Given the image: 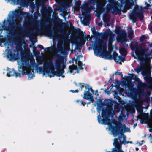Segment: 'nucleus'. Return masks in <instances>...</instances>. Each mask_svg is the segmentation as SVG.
<instances>
[{"instance_id": "e2e57ef3", "label": "nucleus", "mask_w": 152, "mask_h": 152, "mask_svg": "<svg viewBox=\"0 0 152 152\" xmlns=\"http://www.w3.org/2000/svg\"><path fill=\"white\" fill-rule=\"evenodd\" d=\"M136 144L137 145H138L139 146H140L142 145L143 144V143H140L138 141H137V142L136 143Z\"/></svg>"}, {"instance_id": "6e6552de", "label": "nucleus", "mask_w": 152, "mask_h": 152, "mask_svg": "<svg viewBox=\"0 0 152 152\" xmlns=\"http://www.w3.org/2000/svg\"><path fill=\"white\" fill-rule=\"evenodd\" d=\"M108 2L109 3L107 5V9L112 10L113 12H116L119 14H121L120 10L118 8L119 4L118 1L115 0H108Z\"/></svg>"}, {"instance_id": "e433bc0d", "label": "nucleus", "mask_w": 152, "mask_h": 152, "mask_svg": "<svg viewBox=\"0 0 152 152\" xmlns=\"http://www.w3.org/2000/svg\"><path fill=\"white\" fill-rule=\"evenodd\" d=\"M37 47L34 48L33 53L36 56H38L39 55L40 52L39 51L37 50Z\"/></svg>"}, {"instance_id": "7ed1b4c3", "label": "nucleus", "mask_w": 152, "mask_h": 152, "mask_svg": "<svg viewBox=\"0 0 152 152\" xmlns=\"http://www.w3.org/2000/svg\"><path fill=\"white\" fill-rule=\"evenodd\" d=\"M7 21L9 23V26L6 25L7 21L5 20L3 21V25L0 26V34H1L3 30H6L8 32V34L10 37H13L15 36L14 33L15 31L19 28H22V25L20 23H16L14 21L12 23L10 20H8Z\"/></svg>"}, {"instance_id": "49530a36", "label": "nucleus", "mask_w": 152, "mask_h": 152, "mask_svg": "<svg viewBox=\"0 0 152 152\" xmlns=\"http://www.w3.org/2000/svg\"><path fill=\"white\" fill-rule=\"evenodd\" d=\"M115 75H121V77H123V74H122V72H118V71H116V72H115Z\"/></svg>"}, {"instance_id": "393cba45", "label": "nucleus", "mask_w": 152, "mask_h": 152, "mask_svg": "<svg viewBox=\"0 0 152 152\" xmlns=\"http://www.w3.org/2000/svg\"><path fill=\"white\" fill-rule=\"evenodd\" d=\"M116 33L121 35H124L126 34L125 31L124 30H121L120 27L117 29Z\"/></svg>"}, {"instance_id": "a18cd8bd", "label": "nucleus", "mask_w": 152, "mask_h": 152, "mask_svg": "<svg viewBox=\"0 0 152 152\" xmlns=\"http://www.w3.org/2000/svg\"><path fill=\"white\" fill-rule=\"evenodd\" d=\"M28 72V71H26V70H24L23 69H22V74L23 75H27V73Z\"/></svg>"}, {"instance_id": "37998d69", "label": "nucleus", "mask_w": 152, "mask_h": 152, "mask_svg": "<svg viewBox=\"0 0 152 152\" xmlns=\"http://www.w3.org/2000/svg\"><path fill=\"white\" fill-rule=\"evenodd\" d=\"M69 2H67L66 4V5L68 6V7H70L71 5V2L72 0H69Z\"/></svg>"}, {"instance_id": "a211bd4d", "label": "nucleus", "mask_w": 152, "mask_h": 152, "mask_svg": "<svg viewBox=\"0 0 152 152\" xmlns=\"http://www.w3.org/2000/svg\"><path fill=\"white\" fill-rule=\"evenodd\" d=\"M92 95V94L90 92H89V91H85L84 92V96L83 97V98L84 99L89 100L90 98V97Z\"/></svg>"}, {"instance_id": "f704fd0d", "label": "nucleus", "mask_w": 152, "mask_h": 152, "mask_svg": "<svg viewBox=\"0 0 152 152\" xmlns=\"http://www.w3.org/2000/svg\"><path fill=\"white\" fill-rule=\"evenodd\" d=\"M33 73H32L31 71H28L27 75L28 77L30 78H32L33 77H34L35 75L34 73L33 70L32 71Z\"/></svg>"}, {"instance_id": "8fccbe9b", "label": "nucleus", "mask_w": 152, "mask_h": 152, "mask_svg": "<svg viewBox=\"0 0 152 152\" xmlns=\"http://www.w3.org/2000/svg\"><path fill=\"white\" fill-rule=\"evenodd\" d=\"M89 100H90L91 102L92 103L94 102V101L93 96L92 95L90 97V98H89Z\"/></svg>"}, {"instance_id": "39448f33", "label": "nucleus", "mask_w": 152, "mask_h": 152, "mask_svg": "<svg viewBox=\"0 0 152 152\" xmlns=\"http://www.w3.org/2000/svg\"><path fill=\"white\" fill-rule=\"evenodd\" d=\"M146 86V84L142 83V81H139L138 82L137 87L141 90L140 91L137 89L133 88L130 89V95L132 97H137L138 95L139 97L143 96L145 94L144 89Z\"/></svg>"}, {"instance_id": "ea45409f", "label": "nucleus", "mask_w": 152, "mask_h": 152, "mask_svg": "<svg viewBox=\"0 0 152 152\" xmlns=\"http://www.w3.org/2000/svg\"><path fill=\"white\" fill-rule=\"evenodd\" d=\"M147 39V37L145 35H142L140 38V42H143L145 41Z\"/></svg>"}, {"instance_id": "9d476101", "label": "nucleus", "mask_w": 152, "mask_h": 152, "mask_svg": "<svg viewBox=\"0 0 152 152\" xmlns=\"http://www.w3.org/2000/svg\"><path fill=\"white\" fill-rule=\"evenodd\" d=\"M137 16H138L140 21L143 20L144 16L142 12L137 11L134 10L129 15L130 19L132 20L133 23H135L137 21Z\"/></svg>"}, {"instance_id": "13d9d810", "label": "nucleus", "mask_w": 152, "mask_h": 152, "mask_svg": "<svg viewBox=\"0 0 152 152\" xmlns=\"http://www.w3.org/2000/svg\"><path fill=\"white\" fill-rule=\"evenodd\" d=\"M82 57V55H79L77 56V60H80L79 57Z\"/></svg>"}, {"instance_id": "0eeeda50", "label": "nucleus", "mask_w": 152, "mask_h": 152, "mask_svg": "<svg viewBox=\"0 0 152 152\" xmlns=\"http://www.w3.org/2000/svg\"><path fill=\"white\" fill-rule=\"evenodd\" d=\"M45 31L44 29L40 28L39 26L37 29H35V32L34 34H36L40 35L41 34L45 33V36L48 37V6H47L45 7Z\"/></svg>"}, {"instance_id": "4468645a", "label": "nucleus", "mask_w": 152, "mask_h": 152, "mask_svg": "<svg viewBox=\"0 0 152 152\" xmlns=\"http://www.w3.org/2000/svg\"><path fill=\"white\" fill-rule=\"evenodd\" d=\"M69 70L70 73L74 75L76 73H78L79 72V70L77 66H70L69 67Z\"/></svg>"}, {"instance_id": "f257e3e1", "label": "nucleus", "mask_w": 152, "mask_h": 152, "mask_svg": "<svg viewBox=\"0 0 152 152\" xmlns=\"http://www.w3.org/2000/svg\"><path fill=\"white\" fill-rule=\"evenodd\" d=\"M49 56L48 53V76L51 77L56 75L58 77L61 76L62 77H64L65 76L63 75L64 72L63 69L66 67V64L64 61V57L59 54H56V56L57 58L55 60L54 64H52V69L51 70V72H50L49 70L48 69L50 63Z\"/></svg>"}, {"instance_id": "c756f323", "label": "nucleus", "mask_w": 152, "mask_h": 152, "mask_svg": "<svg viewBox=\"0 0 152 152\" xmlns=\"http://www.w3.org/2000/svg\"><path fill=\"white\" fill-rule=\"evenodd\" d=\"M112 34L111 31L109 29H107L106 31L104 33L103 35L105 36L108 37Z\"/></svg>"}, {"instance_id": "69168bd1", "label": "nucleus", "mask_w": 152, "mask_h": 152, "mask_svg": "<svg viewBox=\"0 0 152 152\" xmlns=\"http://www.w3.org/2000/svg\"><path fill=\"white\" fill-rule=\"evenodd\" d=\"M91 30V31H92V33H93V32H95L96 31L95 28L94 27L93 28H92Z\"/></svg>"}, {"instance_id": "412c9836", "label": "nucleus", "mask_w": 152, "mask_h": 152, "mask_svg": "<svg viewBox=\"0 0 152 152\" xmlns=\"http://www.w3.org/2000/svg\"><path fill=\"white\" fill-rule=\"evenodd\" d=\"M14 69H9L8 68H7V76L9 77H10L11 76H14Z\"/></svg>"}, {"instance_id": "864d4df0", "label": "nucleus", "mask_w": 152, "mask_h": 152, "mask_svg": "<svg viewBox=\"0 0 152 152\" xmlns=\"http://www.w3.org/2000/svg\"><path fill=\"white\" fill-rule=\"evenodd\" d=\"M81 4V2L80 1H77L76 3V5L80 6Z\"/></svg>"}, {"instance_id": "2eb2a0df", "label": "nucleus", "mask_w": 152, "mask_h": 152, "mask_svg": "<svg viewBox=\"0 0 152 152\" xmlns=\"http://www.w3.org/2000/svg\"><path fill=\"white\" fill-rule=\"evenodd\" d=\"M102 57H104L105 59L112 60V55L111 52H107L106 51L105 52L103 53L102 54Z\"/></svg>"}, {"instance_id": "4c0bfd02", "label": "nucleus", "mask_w": 152, "mask_h": 152, "mask_svg": "<svg viewBox=\"0 0 152 152\" xmlns=\"http://www.w3.org/2000/svg\"><path fill=\"white\" fill-rule=\"evenodd\" d=\"M93 34L95 38H97L100 36V33L96 31L94 32H93Z\"/></svg>"}, {"instance_id": "f03ea898", "label": "nucleus", "mask_w": 152, "mask_h": 152, "mask_svg": "<svg viewBox=\"0 0 152 152\" xmlns=\"http://www.w3.org/2000/svg\"><path fill=\"white\" fill-rule=\"evenodd\" d=\"M136 42L134 47H131L132 49L135 50V53L139 60L141 62L145 61V59L150 60L152 57H150V53H146L149 50V47L152 48V43L147 45L145 42L139 44L138 45Z\"/></svg>"}, {"instance_id": "4be33fe9", "label": "nucleus", "mask_w": 152, "mask_h": 152, "mask_svg": "<svg viewBox=\"0 0 152 152\" xmlns=\"http://www.w3.org/2000/svg\"><path fill=\"white\" fill-rule=\"evenodd\" d=\"M120 53L123 56H126L127 53V52L126 50L124 47H121L120 48Z\"/></svg>"}, {"instance_id": "a19ab883", "label": "nucleus", "mask_w": 152, "mask_h": 152, "mask_svg": "<svg viewBox=\"0 0 152 152\" xmlns=\"http://www.w3.org/2000/svg\"><path fill=\"white\" fill-rule=\"evenodd\" d=\"M14 76L15 75L16 77H20L21 75L18 72H17L16 70H15L14 71Z\"/></svg>"}, {"instance_id": "6e6d98bb", "label": "nucleus", "mask_w": 152, "mask_h": 152, "mask_svg": "<svg viewBox=\"0 0 152 152\" xmlns=\"http://www.w3.org/2000/svg\"><path fill=\"white\" fill-rule=\"evenodd\" d=\"M43 60H41L39 61H38V63L39 64H43Z\"/></svg>"}, {"instance_id": "4d7b16f0", "label": "nucleus", "mask_w": 152, "mask_h": 152, "mask_svg": "<svg viewBox=\"0 0 152 152\" xmlns=\"http://www.w3.org/2000/svg\"><path fill=\"white\" fill-rule=\"evenodd\" d=\"M135 81H137V82H139V81H140V79L138 78V77H137L136 76V77L134 78V79Z\"/></svg>"}, {"instance_id": "1a4fd4ad", "label": "nucleus", "mask_w": 152, "mask_h": 152, "mask_svg": "<svg viewBox=\"0 0 152 152\" xmlns=\"http://www.w3.org/2000/svg\"><path fill=\"white\" fill-rule=\"evenodd\" d=\"M45 50L46 57L45 62L44 63L42 67H39L37 69V72H39V74H42L43 76L45 74H48V47L45 49Z\"/></svg>"}, {"instance_id": "b1692460", "label": "nucleus", "mask_w": 152, "mask_h": 152, "mask_svg": "<svg viewBox=\"0 0 152 152\" xmlns=\"http://www.w3.org/2000/svg\"><path fill=\"white\" fill-rule=\"evenodd\" d=\"M102 50V47H99L97 48L94 50V52L96 56H99L100 52Z\"/></svg>"}, {"instance_id": "bb28decb", "label": "nucleus", "mask_w": 152, "mask_h": 152, "mask_svg": "<svg viewBox=\"0 0 152 152\" xmlns=\"http://www.w3.org/2000/svg\"><path fill=\"white\" fill-rule=\"evenodd\" d=\"M118 56V53L115 51H114L113 53V56H112V60L113 59L117 63L118 62V60L117 59Z\"/></svg>"}, {"instance_id": "7c9ffc66", "label": "nucleus", "mask_w": 152, "mask_h": 152, "mask_svg": "<svg viewBox=\"0 0 152 152\" xmlns=\"http://www.w3.org/2000/svg\"><path fill=\"white\" fill-rule=\"evenodd\" d=\"M85 88L86 90L88 89V90L89 91V92H90V91H91L93 94H94V91L92 89V87L90 86L89 85L87 84H86Z\"/></svg>"}, {"instance_id": "bf43d9fd", "label": "nucleus", "mask_w": 152, "mask_h": 152, "mask_svg": "<svg viewBox=\"0 0 152 152\" xmlns=\"http://www.w3.org/2000/svg\"><path fill=\"white\" fill-rule=\"evenodd\" d=\"M113 40V38L112 37H110L109 39V42H110L111 41H112Z\"/></svg>"}, {"instance_id": "3c124183", "label": "nucleus", "mask_w": 152, "mask_h": 152, "mask_svg": "<svg viewBox=\"0 0 152 152\" xmlns=\"http://www.w3.org/2000/svg\"><path fill=\"white\" fill-rule=\"evenodd\" d=\"M70 92H72L73 93H78L79 92V91L78 89H77L75 90H70L69 91Z\"/></svg>"}, {"instance_id": "72a5a7b5", "label": "nucleus", "mask_w": 152, "mask_h": 152, "mask_svg": "<svg viewBox=\"0 0 152 152\" xmlns=\"http://www.w3.org/2000/svg\"><path fill=\"white\" fill-rule=\"evenodd\" d=\"M118 59H117V60H118V61H119V60H120V61H122L123 62L124 61H126V60L125 59V57H123L122 56H121V55H119L118 56ZM118 62L119 63L121 64H122L121 61H120V62L118 61Z\"/></svg>"}, {"instance_id": "473e14b6", "label": "nucleus", "mask_w": 152, "mask_h": 152, "mask_svg": "<svg viewBox=\"0 0 152 152\" xmlns=\"http://www.w3.org/2000/svg\"><path fill=\"white\" fill-rule=\"evenodd\" d=\"M5 41L6 43L8 45H11L12 46L13 45L12 41V40L9 39L7 38H5Z\"/></svg>"}, {"instance_id": "f8f14e48", "label": "nucleus", "mask_w": 152, "mask_h": 152, "mask_svg": "<svg viewBox=\"0 0 152 152\" xmlns=\"http://www.w3.org/2000/svg\"><path fill=\"white\" fill-rule=\"evenodd\" d=\"M7 58L10 61H14L18 58V56L10 50H8L7 56Z\"/></svg>"}, {"instance_id": "603ef678", "label": "nucleus", "mask_w": 152, "mask_h": 152, "mask_svg": "<svg viewBox=\"0 0 152 152\" xmlns=\"http://www.w3.org/2000/svg\"><path fill=\"white\" fill-rule=\"evenodd\" d=\"M112 152H119L117 149L115 147V148H113L112 149Z\"/></svg>"}, {"instance_id": "58836bf2", "label": "nucleus", "mask_w": 152, "mask_h": 152, "mask_svg": "<svg viewBox=\"0 0 152 152\" xmlns=\"http://www.w3.org/2000/svg\"><path fill=\"white\" fill-rule=\"evenodd\" d=\"M128 37L131 39H133L134 37V32L133 30H131L130 32L128 34Z\"/></svg>"}, {"instance_id": "c9c22d12", "label": "nucleus", "mask_w": 152, "mask_h": 152, "mask_svg": "<svg viewBox=\"0 0 152 152\" xmlns=\"http://www.w3.org/2000/svg\"><path fill=\"white\" fill-rule=\"evenodd\" d=\"M53 10L51 8V7L48 5V20L49 19V18H50V14L49 13V12H53ZM49 24V21H48V24Z\"/></svg>"}, {"instance_id": "09e8293b", "label": "nucleus", "mask_w": 152, "mask_h": 152, "mask_svg": "<svg viewBox=\"0 0 152 152\" xmlns=\"http://www.w3.org/2000/svg\"><path fill=\"white\" fill-rule=\"evenodd\" d=\"M79 86L81 88L80 90L82 91L83 88L84 87V86L83 85L82 83H79Z\"/></svg>"}, {"instance_id": "c03bdc74", "label": "nucleus", "mask_w": 152, "mask_h": 152, "mask_svg": "<svg viewBox=\"0 0 152 152\" xmlns=\"http://www.w3.org/2000/svg\"><path fill=\"white\" fill-rule=\"evenodd\" d=\"M114 80L113 77V79L111 78H110L109 80H108L107 84L109 85H110L112 82Z\"/></svg>"}, {"instance_id": "9b49d317", "label": "nucleus", "mask_w": 152, "mask_h": 152, "mask_svg": "<svg viewBox=\"0 0 152 152\" xmlns=\"http://www.w3.org/2000/svg\"><path fill=\"white\" fill-rule=\"evenodd\" d=\"M107 3L106 0H100V3L96 2V7L97 9L100 8L101 9L98 10L99 13L103 12L105 10L104 7Z\"/></svg>"}, {"instance_id": "20e7f679", "label": "nucleus", "mask_w": 152, "mask_h": 152, "mask_svg": "<svg viewBox=\"0 0 152 152\" xmlns=\"http://www.w3.org/2000/svg\"><path fill=\"white\" fill-rule=\"evenodd\" d=\"M116 124L115 126H113L112 128V132L114 136L119 135L120 133H123L126 132L130 131L129 128L126 127L125 124H123L121 122L115 121Z\"/></svg>"}, {"instance_id": "6ab92c4d", "label": "nucleus", "mask_w": 152, "mask_h": 152, "mask_svg": "<svg viewBox=\"0 0 152 152\" xmlns=\"http://www.w3.org/2000/svg\"><path fill=\"white\" fill-rule=\"evenodd\" d=\"M98 121L99 123L102 124L104 125H106L107 124L108 119H106L104 120L102 119L100 115L98 116Z\"/></svg>"}, {"instance_id": "a878e982", "label": "nucleus", "mask_w": 152, "mask_h": 152, "mask_svg": "<svg viewBox=\"0 0 152 152\" xmlns=\"http://www.w3.org/2000/svg\"><path fill=\"white\" fill-rule=\"evenodd\" d=\"M129 74L130 75V76H126V79L128 80L131 81L132 79H134V78L136 77V75L134 74L129 73Z\"/></svg>"}, {"instance_id": "338daca9", "label": "nucleus", "mask_w": 152, "mask_h": 152, "mask_svg": "<svg viewBox=\"0 0 152 152\" xmlns=\"http://www.w3.org/2000/svg\"><path fill=\"white\" fill-rule=\"evenodd\" d=\"M106 20L107 22H109L110 20V18L109 17H106Z\"/></svg>"}, {"instance_id": "052dcab7", "label": "nucleus", "mask_w": 152, "mask_h": 152, "mask_svg": "<svg viewBox=\"0 0 152 152\" xmlns=\"http://www.w3.org/2000/svg\"><path fill=\"white\" fill-rule=\"evenodd\" d=\"M99 107V108H97V111L98 112L100 113L102 107L101 106H100Z\"/></svg>"}, {"instance_id": "423d86ee", "label": "nucleus", "mask_w": 152, "mask_h": 152, "mask_svg": "<svg viewBox=\"0 0 152 152\" xmlns=\"http://www.w3.org/2000/svg\"><path fill=\"white\" fill-rule=\"evenodd\" d=\"M52 35V36L60 35L64 37L62 39L64 42H67L69 41V39L67 37L68 34L67 33L65 32L63 26H56L53 30Z\"/></svg>"}, {"instance_id": "774afa93", "label": "nucleus", "mask_w": 152, "mask_h": 152, "mask_svg": "<svg viewBox=\"0 0 152 152\" xmlns=\"http://www.w3.org/2000/svg\"><path fill=\"white\" fill-rule=\"evenodd\" d=\"M149 28L151 31H152V25L150 27H149Z\"/></svg>"}, {"instance_id": "dca6fc26", "label": "nucleus", "mask_w": 152, "mask_h": 152, "mask_svg": "<svg viewBox=\"0 0 152 152\" xmlns=\"http://www.w3.org/2000/svg\"><path fill=\"white\" fill-rule=\"evenodd\" d=\"M134 5L133 1L132 0L131 1H126L124 6V8L129 10L132 8V7Z\"/></svg>"}, {"instance_id": "5701e85b", "label": "nucleus", "mask_w": 152, "mask_h": 152, "mask_svg": "<svg viewBox=\"0 0 152 152\" xmlns=\"http://www.w3.org/2000/svg\"><path fill=\"white\" fill-rule=\"evenodd\" d=\"M118 139L115 138L114 139V142H113V145L115 146V148H116L118 150V148H119L121 147V145H119V143L118 140Z\"/></svg>"}, {"instance_id": "aec40b11", "label": "nucleus", "mask_w": 152, "mask_h": 152, "mask_svg": "<svg viewBox=\"0 0 152 152\" xmlns=\"http://www.w3.org/2000/svg\"><path fill=\"white\" fill-rule=\"evenodd\" d=\"M81 10L83 13H87L89 12V11L87 6L86 4H84L83 6L81 8Z\"/></svg>"}, {"instance_id": "de8ad7c7", "label": "nucleus", "mask_w": 152, "mask_h": 152, "mask_svg": "<svg viewBox=\"0 0 152 152\" xmlns=\"http://www.w3.org/2000/svg\"><path fill=\"white\" fill-rule=\"evenodd\" d=\"M79 62L78 63V66H79V69L80 70H83V68L82 67L83 65H80L79 64Z\"/></svg>"}, {"instance_id": "cd10ccee", "label": "nucleus", "mask_w": 152, "mask_h": 152, "mask_svg": "<svg viewBox=\"0 0 152 152\" xmlns=\"http://www.w3.org/2000/svg\"><path fill=\"white\" fill-rule=\"evenodd\" d=\"M145 68V66L144 64H141L140 65V67H138L136 69H134V70L137 73H138L141 70V68L144 69Z\"/></svg>"}, {"instance_id": "2f4dec72", "label": "nucleus", "mask_w": 152, "mask_h": 152, "mask_svg": "<svg viewBox=\"0 0 152 152\" xmlns=\"http://www.w3.org/2000/svg\"><path fill=\"white\" fill-rule=\"evenodd\" d=\"M76 101L78 105L80 106L83 105L84 106L86 104V102H84L83 101L80 100H77Z\"/></svg>"}, {"instance_id": "5fc2aeb1", "label": "nucleus", "mask_w": 152, "mask_h": 152, "mask_svg": "<svg viewBox=\"0 0 152 152\" xmlns=\"http://www.w3.org/2000/svg\"><path fill=\"white\" fill-rule=\"evenodd\" d=\"M38 47L41 49H44V48L43 46L41 45H39L38 46Z\"/></svg>"}, {"instance_id": "680f3d73", "label": "nucleus", "mask_w": 152, "mask_h": 152, "mask_svg": "<svg viewBox=\"0 0 152 152\" xmlns=\"http://www.w3.org/2000/svg\"><path fill=\"white\" fill-rule=\"evenodd\" d=\"M145 4L146 5V6L147 7H149L151 6L149 4L147 3V2H145Z\"/></svg>"}, {"instance_id": "0e129e2a", "label": "nucleus", "mask_w": 152, "mask_h": 152, "mask_svg": "<svg viewBox=\"0 0 152 152\" xmlns=\"http://www.w3.org/2000/svg\"><path fill=\"white\" fill-rule=\"evenodd\" d=\"M76 48L77 49H79V51H80V49L81 48L79 46L76 45Z\"/></svg>"}, {"instance_id": "ddd939ff", "label": "nucleus", "mask_w": 152, "mask_h": 152, "mask_svg": "<svg viewBox=\"0 0 152 152\" xmlns=\"http://www.w3.org/2000/svg\"><path fill=\"white\" fill-rule=\"evenodd\" d=\"M111 108L110 107H102V116L103 118H106L107 116L108 113L110 110Z\"/></svg>"}, {"instance_id": "c85d7f7f", "label": "nucleus", "mask_w": 152, "mask_h": 152, "mask_svg": "<svg viewBox=\"0 0 152 152\" xmlns=\"http://www.w3.org/2000/svg\"><path fill=\"white\" fill-rule=\"evenodd\" d=\"M18 40H16L14 42L15 44L16 45V49L17 51L20 50L21 48V45L18 44Z\"/></svg>"}, {"instance_id": "f3484780", "label": "nucleus", "mask_w": 152, "mask_h": 152, "mask_svg": "<svg viewBox=\"0 0 152 152\" xmlns=\"http://www.w3.org/2000/svg\"><path fill=\"white\" fill-rule=\"evenodd\" d=\"M145 77L148 79L147 81V85L148 86H152V79L150 78L151 74L150 72H148L145 75Z\"/></svg>"}, {"instance_id": "79ce46f5", "label": "nucleus", "mask_w": 152, "mask_h": 152, "mask_svg": "<svg viewBox=\"0 0 152 152\" xmlns=\"http://www.w3.org/2000/svg\"><path fill=\"white\" fill-rule=\"evenodd\" d=\"M120 134H121V135L123 136V141L124 142V143H125L127 141H126V137L125 135H124L123 133H120Z\"/></svg>"}]
</instances>
